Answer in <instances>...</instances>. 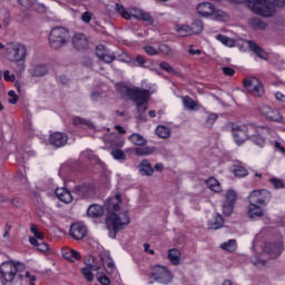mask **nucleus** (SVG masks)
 Here are the masks:
<instances>
[{"mask_svg":"<svg viewBox=\"0 0 285 285\" xmlns=\"http://www.w3.org/2000/svg\"><path fill=\"white\" fill-rule=\"evenodd\" d=\"M212 17H214L215 21H228L230 19V16L222 9H214Z\"/></svg>","mask_w":285,"mask_h":285,"instance_id":"30","label":"nucleus"},{"mask_svg":"<svg viewBox=\"0 0 285 285\" xmlns=\"http://www.w3.org/2000/svg\"><path fill=\"white\" fill-rule=\"evenodd\" d=\"M176 32H178L179 37H190L191 30L190 27L183 24L176 29Z\"/></svg>","mask_w":285,"mask_h":285,"instance_id":"43","label":"nucleus"},{"mask_svg":"<svg viewBox=\"0 0 285 285\" xmlns=\"http://www.w3.org/2000/svg\"><path fill=\"white\" fill-rule=\"evenodd\" d=\"M49 144L55 146V148H62V146L68 144V135L63 132H53L49 137Z\"/></svg>","mask_w":285,"mask_h":285,"instance_id":"14","label":"nucleus"},{"mask_svg":"<svg viewBox=\"0 0 285 285\" xmlns=\"http://www.w3.org/2000/svg\"><path fill=\"white\" fill-rule=\"evenodd\" d=\"M232 132L237 146H242L248 139V127L245 125L233 128Z\"/></svg>","mask_w":285,"mask_h":285,"instance_id":"13","label":"nucleus"},{"mask_svg":"<svg viewBox=\"0 0 285 285\" xmlns=\"http://www.w3.org/2000/svg\"><path fill=\"white\" fill-rule=\"evenodd\" d=\"M121 92L126 95L132 102H135L139 115H144L148 110V99L150 97V91L146 89H140L137 87H128V86H122L120 88Z\"/></svg>","mask_w":285,"mask_h":285,"instance_id":"3","label":"nucleus"},{"mask_svg":"<svg viewBox=\"0 0 285 285\" xmlns=\"http://www.w3.org/2000/svg\"><path fill=\"white\" fill-rule=\"evenodd\" d=\"M62 256L65 259H68V262H77V259H80L81 255L79 252L75 249H65L62 252Z\"/></svg>","mask_w":285,"mask_h":285,"instance_id":"28","label":"nucleus"},{"mask_svg":"<svg viewBox=\"0 0 285 285\" xmlns=\"http://www.w3.org/2000/svg\"><path fill=\"white\" fill-rule=\"evenodd\" d=\"M264 253H267L272 259H275L282 255V246L275 245V243H267L264 246Z\"/></svg>","mask_w":285,"mask_h":285,"instance_id":"17","label":"nucleus"},{"mask_svg":"<svg viewBox=\"0 0 285 285\" xmlns=\"http://www.w3.org/2000/svg\"><path fill=\"white\" fill-rule=\"evenodd\" d=\"M144 50L147 55H150V57H155V55H159V51L155 49L153 46H145Z\"/></svg>","mask_w":285,"mask_h":285,"instance_id":"53","label":"nucleus"},{"mask_svg":"<svg viewBox=\"0 0 285 285\" xmlns=\"http://www.w3.org/2000/svg\"><path fill=\"white\" fill-rule=\"evenodd\" d=\"M159 68H161V70H165V72H168L169 75H177L175 68H173V66H170V63H168L167 61H161L159 63Z\"/></svg>","mask_w":285,"mask_h":285,"instance_id":"45","label":"nucleus"},{"mask_svg":"<svg viewBox=\"0 0 285 285\" xmlns=\"http://www.w3.org/2000/svg\"><path fill=\"white\" fill-rule=\"evenodd\" d=\"M86 226L79 223L72 224L70 227V235L73 237V239H83V237H86Z\"/></svg>","mask_w":285,"mask_h":285,"instance_id":"16","label":"nucleus"},{"mask_svg":"<svg viewBox=\"0 0 285 285\" xmlns=\"http://www.w3.org/2000/svg\"><path fill=\"white\" fill-rule=\"evenodd\" d=\"M24 277L29 279V282H37V276L32 275L30 272H26Z\"/></svg>","mask_w":285,"mask_h":285,"instance_id":"61","label":"nucleus"},{"mask_svg":"<svg viewBox=\"0 0 285 285\" xmlns=\"http://www.w3.org/2000/svg\"><path fill=\"white\" fill-rule=\"evenodd\" d=\"M235 202H237V193L233 189L227 190L223 203V214L226 215V217H230V215H233Z\"/></svg>","mask_w":285,"mask_h":285,"instance_id":"12","label":"nucleus"},{"mask_svg":"<svg viewBox=\"0 0 285 285\" xmlns=\"http://www.w3.org/2000/svg\"><path fill=\"white\" fill-rule=\"evenodd\" d=\"M156 135H158L160 139H168V137H170V128L159 125L156 128Z\"/></svg>","mask_w":285,"mask_h":285,"instance_id":"35","label":"nucleus"},{"mask_svg":"<svg viewBox=\"0 0 285 285\" xmlns=\"http://www.w3.org/2000/svg\"><path fill=\"white\" fill-rule=\"evenodd\" d=\"M28 56V49L22 43L9 42L6 46V60L12 63H19V61H26Z\"/></svg>","mask_w":285,"mask_h":285,"instance_id":"6","label":"nucleus"},{"mask_svg":"<svg viewBox=\"0 0 285 285\" xmlns=\"http://www.w3.org/2000/svg\"><path fill=\"white\" fill-rule=\"evenodd\" d=\"M31 246H37L40 253H48L50 250V245L43 243V240H37V238H29Z\"/></svg>","mask_w":285,"mask_h":285,"instance_id":"25","label":"nucleus"},{"mask_svg":"<svg viewBox=\"0 0 285 285\" xmlns=\"http://www.w3.org/2000/svg\"><path fill=\"white\" fill-rule=\"evenodd\" d=\"M48 75V69L45 66H36L32 70V77H43Z\"/></svg>","mask_w":285,"mask_h":285,"instance_id":"42","label":"nucleus"},{"mask_svg":"<svg viewBox=\"0 0 285 285\" xmlns=\"http://www.w3.org/2000/svg\"><path fill=\"white\" fill-rule=\"evenodd\" d=\"M73 126H87V128H92V122L83 118L76 117L73 118Z\"/></svg>","mask_w":285,"mask_h":285,"instance_id":"47","label":"nucleus"},{"mask_svg":"<svg viewBox=\"0 0 285 285\" xmlns=\"http://www.w3.org/2000/svg\"><path fill=\"white\" fill-rule=\"evenodd\" d=\"M82 155L90 161H92V159H94V161H97V157H95V154H92L91 150H86Z\"/></svg>","mask_w":285,"mask_h":285,"instance_id":"56","label":"nucleus"},{"mask_svg":"<svg viewBox=\"0 0 285 285\" xmlns=\"http://www.w3.org/2000/svg\"><path fill=\"white\" fill-rule=\"evenodd\" d=\"M218 118L219 116H217V114H209L205 121L206 128H213V126H215V121H217Z\"/></svg>","mask_w":285,"mask_h":285,"instance_id":"44","label":"nucleus"},{"mask_svg":"<svg viewBox=\"0 0 285 285\" xmlns=\"http://www.w3.org/2000/svg\"><path fill=\"white\" fill-rule=\"evenodd\" d=\"M249 26H252L254 30H266L267 28V24L264 22V20L259 18L249 19Z\"/></svg>","mask_w":285,"mask_h":285,"instance_id":"32","label":"nucleus"},{"mask_svg":"<svg viewBox=\"0 0 285 285\" xmlns=\"http://www.w3.org/2000/svg\"><path fill=\"white\" fill-rule=\"evenodd\" d=\"M153 153H155L153 147L140 146L135 149V155H137V157H146V155H153Z\"/></svg>","mask_w":285,"mask_h":285,"instance_id":"34","label":"nucleus"},{"mask_svg":"<svg viewBox=\"0 0 285 285\" xmlns=\"http://www.w3.org/2000/svg\"><path fill=\"white\" fill-rule=\"evenodd\" d=\"M252 141L256 144V146H259L261 148H264V145L266 144V140L264 137L257 135L252 137Z\"/></svg>","mask_w":285,"mask_h":285,"instance_id":"50","label":"nucleus"},{"mask_svg":"<svg viewBox=\"0 0 285 285\" xmlns=\"http://www.w3.org/2000/svg\"><path fill=\"white\" fill-rule=\"evenodd\" d=\"M136 61L139 66H144V63H146V59H144L142 56H137Z\"/></svg>","mask_w":285,"mask_h":285,"instance_id":"63","label":"nucleus"},{"mask_svg":"<svg viewBox=\"0 0 285 285\" xmlns=\"http://www.w3.org/2000/svg\"><path fill=\"white\" fill-rule=\"evenodd\" d=\"M119 204H121V194L119 193L105 203V207L109 210L106 218V226L109 229V235L112 239L117 237V233H119L124 226H128V224H130V216L127 210L119 214Z\"/></svg>","mask_w":285,"mask_h":285,"instance_id":"1","label":"nucleus"},{"mask_svg":"<svg viewBox=\"0 0 285 285\" xmlns=\"http://www.w3.org/2000/svg\"><path fill=\"white\" fill-rule=\"evenodd\" d=\"M98 282L101 285H110V278H108L107 276H100L98 277Z\"/></svg>","mask_w":285,"mask_h":285,"instance_id":"59","label":"nucleus"},{"mask_svg":"<svg viewBox=\"0 0 285 285\" xmlns=\"http://www.w3.org/2000/svg\"><path fill=\"white\" fill-rule=\"evenodd\" d=\"M92 17H94L92 12L86 11L81 14L80 19L81 21H83V23H90V21H92Z\"/></svg>","mask_w":285,"mask_h":285,"instance_id":"51","label":"nucleus"},{"mask_svg":"<svg viewBox=\"0 0 285 285\" xmlns=\"http://www.w3.org/2000/svg\"><path fill=\"white\" fill-rule=\"evenodd\" d=\"M258 110H259L261 115H264V117H267L269 115L271 110H273V108L267 105H262Z\"/></svg>","mask_w":285,"mask_h":285,"instance_id":"54","label":"nucleus"},{"mask_svg":"<svg viewBox=\"0 0 285 285\" xmlns=\"http://www.w3.org/2000/svg\"><path fill=\"white\" fill-rule=\"evenodd\" d=\"M243 83L247 92L253 97H264V85L258 78H245Z\"/></svg>","mask_w":285,"mask_h":285,"instance_id":"9","label":"nucleus"},{"mask_svg":"<svg viewBox=\"0 0 285 285\" xmlns=\"http://www.w3.org/2000/svg\"><path fill=\"white\" fill-rule=\"evenodd\" d=\"M56 195L58 199L65 204H70V202H72V194L67 188H56Z\"/></svg>","mask_w":285,"mask_h":285,"instance_id":"20","label":"nucleus"},{"mask_svg":"<svg viewBox=\"0 0 285 285\" xmlns=\"http://www.w3.org/2000/svg\"><path fill=\"white\" fill-rule=\"evenodd\" d=\"M116 12H119L122 19H126L127 21H129V19L134 17V19H137V21H147V23H153V16L137 8L125 9L124 6L117 3Z\"/></svg>","mask_w":285,"mask_h":285,"instance_id":"7","label":"nucleus"},{"mask_svg":"<svg viewBox=\"0 0 285 285\" xmlns=\"http://www.w3.org/2000/svg\"><path fill=\"white\" fill-rule=\"evenodd\" d=\"M159 52H161L166 57H173V49H170V47H168L167 45H160Z\"/></svg>","mask_w":285,"mask_h":285,"instance_id":"48","label":"nucleus"},{"mask_svg":"<svg viewBox=\"0 0 285 285\" xmlns=\"http://www.w3.org/2000/svg\"><path fill=\"white\" fill-rule=\"evenodd\" d=\"M26 271V265L21 262L7 261L0 265V282L1 285H13L14 279H23V275H17Z\"/></svg>","mask_w":285,"mask_h":285,"instance_id":"2","label":"nucleus"},{"mask_svg":"<svg viewBox=\"0 0 285 285\" xmlns=\"http://www.w3.org/2000/svg\"><path fill=\"white\" fill-rule=\"evenodd\" d=\"M223 72L224 75H226V77H233V75H235V69L230 67H225L223 68Z\"/></svg>","mask_w":285,"mask_h":285,"instance_id":"57","label":"nucleus"},{"mask_svg":"<svg viewBox=\"0 0 285 285\" xmlns=\"http://www.w3.org/2000/svg\"><path fill=\"white\" fill-rule=\"evenodd\" d=\"M252 206H267L271 202V191L266 189L253 190L248 196Z\"/></svg>","mask_w":285,"mask_h":285,"instance_id":"10","label":"nucleus"},{"mask_svg":"<svg viewBox=\"0 0 285 285\" xmlns=\"http://www.w3.org/2000/svg\"><path fill=\"white\" fill-rule=\"evenodd\" d=\"M129 141H131L134 146H146V144H148V140L139 134H132L129 136Z\"/></svg>","mask_w":285,"mask_h":285,"instance_id":"31","label":"nucleus"},{"mask_svg":"<svg viewBox=\"0 0 285 285\" xmlns=\"http://www.w3.org/2000/svg\"><path fill=\"white\" fill-rule=\"evenodd\" d=\"M220 248H223V250H228L229 253H233L237 248V242H235V239H230L226 243H223L220 245Z\"/></svg>","mask_w":285,"mask_h":285,"instance_id":"40","label":"nucleus"},{"mask_svg":"<svg viewBox=\"0 0 285 285\" xmlns=\"http://www.w3.org/2000/svg\"><path fill=\"white\" fill-rule=\"evenodd\" d=\"M111 155H112L114 159H118V160L126 159V154L121 149H116V150L111 151Z\"/></svg>","mask_w":285,"mask_h":285,"instance_id":"49","label":"nucleus"},{"mask_svg":"<svg viewBox=\"0 0 285 285\" xmlns=\"http://www.w3.org/2000/svg\"><path fill=\"white\" fill-rule=\"evenodd\" d=\"M259 206L261 205H249V207H248V216L252 219H256V217H264V210Z\"/></svg>","mask_w":285,"mask_h":285,"instance_id":"24","label":"nucleus"},{"mask_svg":"<svg viewBox=\"0 0 285 285\" xmlns=\"http://www.w3.org/2000/svg\"><path fill=\"white\" fill-rule=\"evenodd\" d=\"M87 268L91 269V271H99V268H101V264H99V262H97V258H95L94 256H90L86 262H85Z\"/></svg>","mask_w":285,"mask_h":285,"instance_id":"36","label":"nucleus"},{"mask_svg":"<svg viewBox=\"0 0 285 285\" xmlns=\"http://www.w3.org/2000/svg\"><path fill=\"white\" fill-rule=\"evenodd\" d=\"M22 8H32V0H17Z\"/></svg>","mask_w":285,"mask_h":285,"instance_id":"55","label":"nucleus"},{"mask_svg":"<svg viewBox=\"0 0 285 285\" xmlns=\"http://www.w3.org/2000/svg\"><path fill=\"white\" fill-rule=\"evenodd\" d=\"M271 184H273L274 188L278 189V188H284V180L279 179V178H271Z\"/></svg>","mask_w":285,"mask_h":285,"instance_id":"52","label":"nucleus"},{"mask_svg":"<svg viewBox=\"0 0 285 285\" xmlns=\"http://www.w3.org/2000/svg\"><path fill=\"white\" fill-rule=\"evenodd\" d=\"M191 35H202L204 30V22L202 20H195L189 27Z\"/></svg>","mask_w":285,"mask_h":285,"instance_id":"33","label":"nucleus"},{"mask_svg":"<svg viewBox=\"0 0 285 285\" xmlns=\"http://www.w3.org/2000/svg\"><path fill=\"white\" fill-rule=\"evenodd\" d=\"M3 77H4L6 81H14V79H16V76L14 75H10L9 70H6L3 72Z\"/></svg>","mask_w":285,"mask_h":285,"instance_id":"58","label":"nucleus"},{"mask_svg":"<svg viewBox=\"0 0 285 285\" xmlns=\"http://www.w3.org/2000/svg\"><path fill=\"white\" fill-rule=\"evenodd\" d=\"M87 215L92 218L104 217V207L101 205H91L87 209Z\"/></svg>","mask_w":285,"mask_h":285,"instance_id":"23","label":"nucleus"},{"mask_svg":"<svg viewBox=\"0 0 285 285\" xmlns=\"http://www.w3.org/2000/svg\"><path fill=\"white\" fill-rule=\"evenodd\" d=\"M274 6L276 8H284L285 7V0H273Z\"/></svg>","mask_w":285,"mask_h":285,"instance_id":"62","label":"nucleus"},{"mask_svg":"<svg viewBox=\"0 0 285 285\" xmlns=\"http://www.w3.org/2000/svg\"><path fill=\"white\" fill-rule=\"evenodd\" d=\"M208 226L212 230H218V228L224 226V217L219 214H216L214 219L209 222Z\"/></svg>","mask_w":285,"mask_h":285,"instance_id":"27","label":"nucleus"},{"mask_svg":"<svg viewBox=\"0 0 285 285\" xmlns=\"http://www.w3.org/2000/svg\"><path fill=\"white\" fill-rule=\"evenodd\" d=\"M96 56L100 61H105V63H112L115 61V56L111 55L104 45H99L96 47Z\"/></svg>","mask_w":285,"mask_h":285,"instance_id":"15","label":"nucleus"},{"mask_svg":"<svg viewBox=\"0 0 285 285\" xmlns=\"http://www.w3.org/2000/svg\"><path fill=\"white\" fill-rule=\"evenodd\" d=\"M207 188L209 190H213V193H222V185L219 184V180H217L215 177H212L206 180Z\"/></svg>","mask_w":285,"mask_h":285,"instance_id":"29","label":"nucleus"},{"mask_svg":"<svg viewBox=\"0 0 285 285\" xmlns=\"http://www.w3.org/2000/svg\"><path fill=\"white\" fill-rule=\"evenodd\" d=\"M247 8L259 17H274L277 13V7L273 1L268 0H250Z\"/></svg>","mask_w":285,"mask_h":285,"instance_id":"4","label":"nucleus"},{"mask_svg":"<svg viewBox=\"0 0 285 285\" xmlns=\"http://www.w3.org/2000/svg\"><path fill=\"white\" fill-rule=\"evenodd\" d=\"M71 45L77 52H83L90 48V38L83 32H76L71 38Z\"/></svg>","mask_w":285,"mask_h":285,"instance_id":"11","label":"nucleus"},{"mask_svg":"<svg viewBox=\"0 0 285 285\" xmlns=\"http://www.w3.org/2000/svg\"><path fill=\"white\" fill-rule=\"evenodd\" d=\"M81 274L87 282H92L95 279V274H92V269L89 267H83L81 269Z\"/></svg>","mask_w":285,"mask_h":285,"instance_id":"46","label":"nucleus"},{"mask_svg":"<svg viewBox=\"0 0 285 285\" xmlns=\"http://www.w3.org/2000/svg\"><path fill=\"white\" fill-rule=\"evenodd\" d=\"M183 104L185 108H188V110H198L199 107L197 106V102L195 100H193V98L186 96L183 99Z\"/></svg>","mask_w":285,"mask_h":285,"instance_id":"37","label":"nucleus"},{"mask_svg":"<svg viewBox=\"0 0 285 285\" xmlns=\"http://www.w3.org/2000/svg\"><path fill=\"white\" fill-rule=\"evenodd\" d=\"M100 259L107 273L112 275V273H115V262L112 261V257H110L108 254H101Z\"/></svg>","mask_w":285,"mask_h":285,"instance_id":"19","label":"nucleus"},{"mask_svg":"<svg viewBox=\"0 0 285 285\" xmlns=\"http://www.w3.org/2000/svg\"><path fill=\"white\" fill-rule=\"evenodd\" d=\"M248 43V48L249 50H252V52H255V55H257V57H259V59H266V52L263 51L262 47H259V45H257L254 41H247Z\"/></svg>","mask_w":285,"mask_h":285,"instance_id":"26","label":"nucleus"},{"mask_svg":"<svg viewBox=\"0 0 285 285\" xmlns=\"http://www.w3.org/2000/svg\"><path fill=\"white\" fill-rule=\"evenodd\" d=\"M36 10L38 11V12H40V14H43V13H46V4H43V3H36Z\"/></svg>","mask_w":285,"mask_h":285,"instance_id":"60","label":"nucleus"},{"mask_svg":"<svg viewBox=\"0 0 285 285\" xmlns=\"http://www.w3.org/2000/svg\"><path fill=\"white\" fill-rule=\"evenodd\" d=\"M233 173H234L235 177H246L248 175V169H246L239 165H235L233 168Z\"/></svg>","mask_w":285,"mask_h":285,"instance_id":"41","label":"nucleus"},{"mask_svg":"<svg viewBox=\"0 0 285 285\" xmlns=\"http://www.w3.org/2000/svg\"><path fill=\"white\" fill-rule=\"evenodd\" d=\"M216 39L220 41V43H223L224 46H227L228 48H233L235 46V40L224 35H218Z\"/></svg>","mask_w":285,"mask_h":285,"instance_id":"39","label":"nucleus"},{"mask_svg":"<svg viewBox=\"0 0 285 285\" xmlns=\"http://www.w3.org/2000/svg\"><path fill=\"white\" fill-rule=\"evenodd\" d=\"M139 171L146 177H150L153 173H155V169H153V166L150 165V161H148V159H144L139 165Z\"/></svg>","mask_w":285,"mask_h":285,"instance_id":"22","label":"nucleus"},{"mask_svg":"<svg viewBox=\"0 0 285 285\" xmlns=\"http://www.w3.org/2000/svg\"><path fill=\"white\" fill-rule=\"evenodd\" d=\"M266 117L267 119H269V121H277V122H281L284 119L277 109H271L269 114H267Z\"/></svg>","mask_w":285,"mask_h":285,"instance_id":"38","label":"nucleus"},{"mask_svg":"<svg viewBox=\"0 0 285 285\" xmlns=\"http://www.w3.org/2000/svg\"><path fill=\"white\" fill-rule=\"evenodd\" d=\"M70 43V31L63 27H56L49 35V46L53 50H61Z\"/></svg>","mask_w":285,"mask_h":285,"instance_id":"5","label":"nucleus"},{"mask_svg":"<svg viewBox=\"0 0 285 285\" xmlns=\"http://www.w3.org/2000/svg\"><path fill=\"white\" fill-rule=\"evenodd\" d=\"M168 259L173 266H179L181 262V252L177 248L169 249Z\"/></svg>","mask_w":285,"mask_h":285,"instance_id":"21","label":"nucleus"},{"mask_svg":"<svg viewBox=\"0 0 285 285\" xmlns=\"http://www.w3.org/2000/svg\"><path fill=\"white\" fill-rule=\"evenodd\" d=\"M151 278L158 284H170L173 282V273L166 266L156 265L153 268Z\"/></svg>","mask_w":285,"mask_h":285,"instance_id":"8","label":"nucleus"},{"mask_svg":"<svg viewBox=\"0 0 285 285\" xmlns=\"http://www.w3.org/2000/svg\"><path fill=\"white\" fill-rule=\"evenodd\" d=\"M275 148H277V150H281V153H285V147H283L282 142L279 141L275 142Z\"/></svg>","mask_w":285,"mask_h":285,"instance_id":"64","label":"nucleus"},{"mask_svg":"<svg viewBox=\"0 0 285 285\" xmlns=\"http://www.w3.org/2000/svg\"><path fill=\"white\" fill-rule=\"evenodd\" d=\"M197 12L202 17H212L215 12V6H213L210 2H203L198 4Z\"/></svg>","mask_w":285,"mask_h":285,"instance_id":"18","label":"nucleus"}]
</instances>
